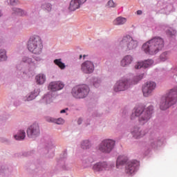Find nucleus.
Instances as JSON below:
<instances>
[{
	"label": "nucleus",
	"mask_w": 177,
	"mask_h": 177,
	"mask_svg": "<svg viewBox=\"0 0 177 177\" xmlns=\"http://www.w3.org/2000/svg\"><path fill=\"white\" fill-rule=\"evenodd\" d=\"M165 46L164 39L161 37H153L142 45V50L149 55H156Z\"/></svg>",
	"instance_id": "nucleus-1"
},
{
	"label": "nucleus",
	"mask_w": 177,
	"mask_h": 177,
	"mask_svg": "<svg viewBox=\"0 0 177 177\" xmlns=\"http://www.w3.org/2000/svg\"><path fill=\"white\" fill-rule=\"evenodd\" d=\"M153 111L152 105L149 106L147 109H144L142 105L137 106L134 112H133L131 119L134 120L136 117H139V122L141 124L147 123L151 118Z\"/></svg>",
	"instance_id": "nucleus-2"
},
{
	"label": "nucleus",
	"mask_w": 177,
	"mask_h": 177,
	"mask_svg": "<svg viewBox=\"0 0 177 177\" xmlns=\"http://www.w3.org/2000/svg\"><path fill=\"white\" fill-rule=\"evenodd\" d=\"M177 102V86L171 88L166 96H163L160 102V108L162 111H165L171 106Z\"/></svg>",
	"instance_id": "nucleus-3"
},
{
	"label": "nucleus",
	"mask_w": 177,
	"mask_h": 177,
	"mask_svg": "<svg viewBox=\"0 0 177 177\" xmlns=\"http://www.w3.org/2000/svg\"><path fill=\"white\" fill-rule=\"evenodd\" d=\"M43 43L40 37L34 36L28 41V49L34 55H41L43 50Z\"/></svg>",
	"instance_id": "nucleus-4"
},
{
	"label": "nucleus",
	"mask_w": 177,
	"mask_h": 177,
	"mask_svg": "<svg viewBox=\"0 0 177 177\" xmlns=\"http://www.w3.org/2000/svg\"><path fill=\"white\" fill-rule=\"evenodd\" d=\"M90 93V88L86 84L77 86L72 89V95L77 99L86 97Z\"/></svg>",
	"instance_id": "nucleus-5"
},
{
	"label": "nucleus",
	"mask_w": 177,
	"mask_h": 177,
	"mask_svg": "<svg viewBox=\"0 0 177 177\" xmlns=\"http://www.w3.org/2000/svg\"><path fill=\"white\" fill-rule=\"evenodd\" d=\"M120 46L127 52V50H132L136 49L138 46V41L133 39L130 35H126L123 37L122 41L120 42Z\"/></svg>",
	"instance_id": "nucleus-6"
},
{
	"label": "nucleus",
	"mask_w": 177,
	"mask_h": 177,
	"mask_svg": "<svg viewBox=\"0 0 177 177\" xmlns=\"http://www.w3.org/2000/svg\"><path fill=\"white\" fill-rule=\"evenodd\" d=\"M114 146H115V141L110 139H107L102 141L98 147V149L100 150V151L102 153H109L113 150V149L114 148Z\"/></svg>",
	"instance_id": "nucleus-7"
},
{
	"label": "nucleus",
	"mask_w": 177,
	"mask_h": 177,
	"mask_svg": "<svg viewBox=\"0 0 177 177\" xmlns=\"http://www.w3.org/2000/svg\"><path fill=\"white\" fill-rule=\"evenodd\" d=\"M156 88V84L154 82L149 81L142 86V93L145 97H149Z\"/></svg>",
	"instance_id": "nucleus-8"
},
{
	"label": "nucleus",
	"mask_w": 177,
	"mask_h": 177,
	"mask_svg": "<svg viewBox=\"0 0 177 177\" xmlns=\"http://www.w3.org/2000/svg\"><path fill=\"white\" fill-rule=\"evenodd\" d=\"M26 133H28V137L30 138H34L39 136L40 134V129L39 126L37 123H33V124H31L28 131H26Z\"/></svg>",
	"instance_id": "nucleus-9"
},
{
	"label": "nucleus",
	"mask_w": 177,
	"mask_h": 177,
	"mask_svg": "<svg viewBox=\"0 0 177 177\" xmlns=\"http://www.w3.org/2000/svg\"><path fill=\"white\" fill-rule=\"evenodd\" d=\"M81 70L85 74H91L95 71V65L91 61H86L82 64Z\"/></svg>",
	"instance_id": "nucleus-10"
},
{
	"label": "nucleus",
	"mask_w": 177,
	"mask_h": 177,
	"mask_svg": "<svg viewBox=\"0 0 177 177\" xmlns=\"http://www.w3.org/2000/svg\"><path fill=\"white\" fill-rule=\"evenodd\" d=\"M138 165V164L137 161L128 162L125 167V173L129 176L134 174L135 172L137 171Z\"/></svg>",
	"instance_id": "nucleus-11"
},
{
	"label": "nucleus",
	"mask_w": 177,
	"mask_h": 177,
	"mask_svg": "<svg viewBox=\"0 0 177 177\" xmlns=\"http://www.w3.org/2000/svg\"><path fill=\"white\" fill-rule=\"evenodd\" d=\"M129 83L127 80H121L117 82L116 84L114 86L115 92L124 91L129 88Z\"/></svg>",
	"instance_id": "nucleus-12"
},
{
	"label": "nucleus",
	"mask_w": 177,
	"mask_h": 177,
	"mask_svg": "<svg viewBox=\"0 0 177 177\" xmlns=\"http://www.w3.org/2000/svg\"><path fill=\"white\" fill-rule=\"evenodd\" d=\"M65 84L61 81L51 82L48 86V89L52 92H56L62 90Z\"/></svg>",
	"instance_id": "nucleus-13"
},
{
	"label": "nucleus",
	"mask_w": 177,
	"mask_h": 177,
	"mask_svg": "<svg viewBox=\"0 0 177 177\" xmlns=\"http://www.w3.org/2000/svg\"><path fill=\"white\" fill-rule=\"evenodd\" d=\"M87 0H71L69 6V10L71 11H75L76 10L80 8Z\"/></svg>",
	"instance_id": "nucleus-14"
},
{
	"label": "nucleus",
	"mask_w": 177,
	"mask_h": 177,
	"mask_svg": "<svg viewBox=\"0 0 177 177\" xmlns=\"http://www.w3.org/2000/svg\"><path fill=\"white\" fill-rule=\"evenodd\" d=\"M93 169L94 171H100L103 170H109V166L106 163H96L93 165Z\"/></svg>",
	"instance_id": "nucleus-15"
},
{
	"label": "nucleus",
	"mask_w": 177,
	"mask_h": 177,
	"mask_svg": "<svg viewBox=\"0 0 177 177\" xmlns=\"http://www.w3.org/2000/svg\"><path fill=\"white\" fill-rule=\"evenodd\" d=\"M131 133L133 136L136 139L141 138L146 134L145 131H142L138 127H135Z\"/></svg>",
	"instance_id": "nucleus-16"
},
{
	"label": "nucleus",
	"mask_w": 177,
	"mask_h": 177,
	"mask_svg": "<svg viewBox=\"0 0 177 177\" xmlns=\"http://www.w3.org/2000/svg\"><path fill=\"white\" fill-rule=\"evenodd\" d=\"M35 80L37 84L41 85L46 81V77L43 73H39L35 77Z\"/></svg>",
	"instance_id": "nucleus-17"
},
{
	"label": "nucleus",
	"mask_w": 177,
	"mask_h": 177,
	"mask_svg": "<svg viewBox=\"0 0 177 177\" xmlns=\"http://www.w3.org/2000/svg\"><path fill=\"white\" fill-rule=\"evenodd\" d=\"M132 61H133L132 57L131 55H127L121 61V66L122 67H126V66H129V64H131Z\"/></svg>",
	"instance_id": "nucleus-18"
},
{
	"label": "nucleus",
	"mask_w": 177,
	"mask_h": 177,
	"mask_svg": "<svg viewBox=\"0 0 177 177\" xmlns=\"http://www.w3.org/2000/svg\"><path fill=\"white\" fill-rule=\"evenodd\" d=\"M46 121L49 122H53L57 124H63L65 122V120H64L62 118H59L58 119H53V118H48L46 119Z\"/></svg>",
	"instance_id": "nucleus-19"
},
{
	"label": "nucleus",
	"mask_w": 177,
	"mask_h": 177,
	"mask_svg": "<svg viewBox=\"0 0 177 177\" xmlns=\"http://www.w3.org/2000/svg\"><path fill=\"white\" fill-rule=\"evenodd\" d=\"M127 162V158L124 156H119L116 162L117 168H120V165H124Z\"/></svg>",
	"instance_id": "nucleus-20"
},
{
	"label": "nucleus",
	"mask_w": 177,
	"mask_h": 177,
	"mask_svg": "<svg viewBox=\"0 0 177 177\" xmlns=\"http://www.w3.org/2000/svg\"><path fill=\"white\" fill-rule=\"evenodd\" d=\"M127 21V19L122 17H117L113 21V24L116 26L122 25L125 24Z\"/></svg>",
	"instance_id": "nucleus-21"
},
{
	"label": "nucleus",
	"mask_w": 177,
	"mask_h": 177,
	"mask_svg": "<svg viewBox=\"0 0 177 177\" xmlns=\"http://www.w3.org/2000/svg\"><path fill=\"white\" fill-rule=\"evenodd\" d=\"M54 64L57 66L61 70L66 68V65L62 62V59H56L54 60Z\"/></svg>",
	"instance_id": "nucleus-22"
},
{
	"label": "nucleus",
	"mask_w": 177,
	"mask_h": 177,
	"mask_svg": "<svg viewBox=\"0 0 177 177\" xmlns=\"http://www.w3.org/2000/svg\"><path fill=\"white\" fill-rule=\"evenodd\" d=\"M26 138V133L24 131H19L18 132V134L16 136H14V138L17 140H23Z\"/></svg>",
	"instance_id": "nucleus-23"
},
{
	"label": "nucleus",
	"mask_w": 177,
	"mask_h": 177,
	"mask_svg": "<svg viewBox=\"0 0 177 177\" xmlns=\"http://www.w3.org/2000/svg\"><path fill=\"white\" fill-rule=\"evenodd\" d=\"M43 100L46 102V104H50L53 102V96L50 93L46 94L43 97Z\"/></svg>",
	"instance_id": "nucleus-24"
},
{
	"label": "nucleus",
	"mask_w": 177,
	"mask_h": 177,
	"mask_svg": "<svg viewBox=\"0 0 177 177\" xmlns=\"http://www.w3.org/2000/svg\"><path fill=\"white\" fill-rule=\"evenodd\" d=\"M143 68H147L151 66L153 64V61L152 59H147L142 62Z\"/></svg>",
	"instance_id": "nucleus-25"
},
{
	"label": "nucleus",
	"mask_w": 177,
	"mask_h": 177,
	"mask_svg": "<svg viewBox=\"0 0 177 177\" xmlns=\"http://www.w3.org/2000/svg\"><path fill=\"white\" fill-rule=\"evenodd\" d=\"M81 147L83 149H89L91 147V143L88 140H84L82 141L81 143Z\"/></svg>",
	"instance_id": "nucleus-26"
},
{
	"label": "nucleus",
	"mask_w": 177,
	"mask_h": 177,
	"mask_svg": "<svg viewBox=\"0 0 177 177\" xmlns=\"http://www.w3.org/2000/svg\"><path fill=\"white\" fill-rule=\"evenodd\" d=\"M143 76H144V75L141 74V75L134 77L133 80L132 82V84H138V82L143 78Z\"/></svg>",
	"instance_id": "nucleus-27"
},
{
	"label": "nucleus",
	"mask_w": 177,
	"mask_h": 177,
	"mask_svg": "<svg viewBox=\"0 0 177 177\" xmlns=\"http://www.w3.org/2000/svg\"><path fill=\"white\" fill-rule=\"evenodd\" d=\"M6 52L5 50H0V60L1 61H5L6 60Z\"/></svg>",
	"instance_id": "nucleus-28"
},
{
	"label": "nucleus",
	"mask_w": 177,
	"mask_h": 177,
	"mask_svg": "<svg viewBox=\"0 0 177 177\" xmlns=\"http://www.w3.org/2000/svg\"><path fill=\"white\" fill-rule=\"evenodd\" d=\"M169 54L168 52H165L160 55V59L162 62H165L167 59H168Z\"/></svg>",
	"instance_id": "nucleus-29"
},
{
	"label": "nucleus",
	"mask_w": 177,
	"mask_h": 177,
	"mask_svg": "<svg viewBox=\"0 0 177 177\" xmlns=\"http://www.w3.org/2000/svg\"><path fill=\"white\" fill-rule=\"evenodd\" d=\"M22 62L24 63H26V64H31L32 63V59L31 58H29L28 57H24L23 59H22Z\"/></svg>",
	"instance_id": "nucleus-30"
},
{
	"label": "nucleus",
	"mask_w": 177,
	"mask_h": 177,
	"mask_svg": "<svg viewBox=\"0 0 177 177\" xmlns=\"http://www.w3.org/2000/svg\"><path fill=\"white\" fill-rule=\"evenodd\" d=\"M93 85L96 88L99 87V86L100 85V80H99L98 78H94Z\"/></svg>",
	"instance_id": "nucleus-31"
},
{
	"label": "nucleus",
	"mask_w": 177,
	"mask_h": 177,
	"mask_svg": "<svg viewBox=\"0 0 177 177\" xmlns=\"http://www.w3.org/2000/svg\"><path fill=\"white\" fill-rule=\"evenodd\" d=\"M142 68H143V62H137L136 64L135 65V68L136 70H139Z\"/></svg>",
	"instance_id": "nucleus-32"
},
{
	"label": "nucleus",
	"mask_w": 177,
	"mask_h": 177,
	"mask_svg": "<svg viewBox=\"0 0 177 177\" xmlns=\"http://www.w3.org/2000/svg\"><path fill=\"white\" fill-rule=\"evenodd\" d=\"M42 8H45L48 11H50L52 9L51 5L50 3L43 5Z\"/></svg>",
	"instance_id": "nucleus-33"
},
{
	"label": "nucleus",
	"mask_w": 177,
	"mask_h": 177,
	"mask_svg": "<svg viewBox=\"0 0 177 177\" xmlns=\"http://www.w3.org/2000/svg\"><path fill=\"white\" fill-rule=\"evenodd\" d=\"M36 97V95L34 93H31L29 95L28 98L26 99L27 101H31Z\"/></svg>",
	"instance_id": "nucleus-34"
},
{
	"label": "nucleus",
	"mask_w": 177,
	"mask_h": 177,
	"mask_svg": "<svg viewBox=\"0 0 177 177\" xmlns=\"http://www.w3.org/2000/svg\"><path fill=\"white\" fill-rule=\"evenodd\" d=\"M107 6L109 8H114L115 6V4L114 3V2L113 1V0H110L108 3H107Z\"/></svg>",
	"instance_id": "nucleus-35"
},
{
	"label": "nucleus",
	"mask_w": 177,
	"mask_h": 177,
	"mask_svg": "<svg viewBox=\"0 0 177 177\" xmlns=\"http://www.w3.org/2000/svg\"><path fill=\"white\" fill-rule=\"evenodd\" d=\"M14 11H15V12H17L19 15H23V13H22L23 11L21 9L16 8L15 10H14Z\"/></svg>",
	"instance_id": "nucleus-36"
},
{
	"label": "nucleus",
	"mask_w": 177,
	"mask_h": 177,
	"mask_svg": "<svg viewBox=\"0 0 177 177\" xmlns=\"http://www.w3.org/2000/svg\"><path fill=\"white\" fill-rule=\"evenodd\" d=\"M10 3L12 6H15L18 3V0H10Z\"/></svg>",
	"instance_id": "nucleus-37"
},
{
	"label": "nucleus",
	"mask_w": 177,
	"mask_h": 177,
	"mask_svg": "<svg viewBox=\"0 0 177 177\" xmlns=\"http://www.w3.org/2000/svg\"><path fill=\"white\" fill-rule=\"evenodd\" d=\"M68 108H66V109H62V110L60 111V113H66V111H68Z\"/></svg>",
	"instance_id": "nucleus-38"
},
{
	"label": "nucleus",
	"mask_w": 177,
	"mask_h": 177,
	"mask_svg": "<svg viewBox=\"0 0 177 177\" xmlns=\"http://www.w3.org/2000/svg\"><path fill=\"white\" fill-rule=\"evenodd\" d=\"M82 121H83L82 119H81V118L78 119V120H77V124H78L79 125H80V124H82Z\"/></svg>",
	"instance_id": "nucleus-39"
},
{
	"label": "nucleus",
	"mask_w": 177,
	"mask_h": 177,
	"mask_svg": "<svg viewBox=\"0 0 177 177\" xmlns=\"http://www.w3.org/2000/svg\"><path fill=\"white\" fill-rule=\"evenodd\" d=\"M137 14H138V15H140L142 14V12L141 10H138V11H137Z\"/></svg>",
	"instance_id": "nucleus-40"
},
{
	"label": "nucleus",
	"mask_w": 177,
	"mask_h": 177,
	"mask_svg": "<svg viewBox=\"0 0 177 177\" xmlns=\"http://www.w3.org/2000/svg\"><path fill=\"white\" fill-rule=\"evenodd\" d=\"M82 59V55H80V59Z\"/></svg>",
	"instance_id": "nucleus-41"
},
{
	"label": "nucleus",
	"mask_w": 177,
	"mask_h": 177,
	"mask_svg": "<svg viewBox=\"0 0 177 177\" xmlns=\"http://www.w3.org/2000/svg\"><path fill=\"white\" fill-rule=\"evenodd\" d=\"M1 16V11H0V17Z\"/></svg>",
	"instance_id": "nucleus-42"
},
{
	"label": "nucleus",
	"mask_w": 177,
	"mask_h": 177,
	"mask_svg": "<svg viewBox=\"0 0 177 177\" xmlns=\"http://www.w3.org/2000/svg\"><path fill=\"white\" fill-rule=\"evenodd\" d=\"M83 57L85 58V57H86V55H84Z\"/></svg>",
	"instance_id": "nucleus-43"
}]
</instances>
